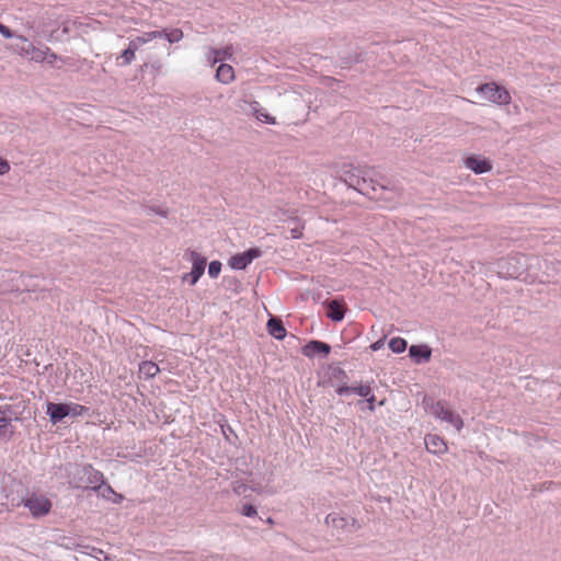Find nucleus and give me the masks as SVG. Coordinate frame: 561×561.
I'll return each instance as SVG.
<instances>
[{
  "label": "nucleus",
  "mask_w": 561,
  "mask_h": 561,
  "mask_svg": "<svg viewBox=\"0 0 561 561\" xmlns=\"http://www.w3.org/2000/svg\"><path fill=\"white\" fill-rule=\"evenodd\" d=\"M360 170L354 169L344 172V181L359 193L367 195L369 198L383 203L386 208H394L398 206L401 198V190L392 186H383L377 184L373 180H367L360 176Z\"/></svg>",
  "instance_id": "1"
},
{
  "label": "nucleus",
  "mask_w": 561,
  "mask_h": 561,
  "mask_svg": "<svg viewBox=\"0 0 561 561\" xmlns=\"http://www.w3.org/2000/svg\"><path fill=\"white\" fill-rule=\"evenodd\" d=\"M425 409L440 421L447 422L453 425L457 431L462 428L463 422L461 417L456 414L445 401H433L432 399H424Z\"/></svg>",
  "instance_id": "2"
},
{
  "label": "nucleus",
  "mask_w": 561,
  "mask_h": 561,
  "mask_svg": "<svg viewBox=\"0 0 561 561\" xmlns=\"http://www.w3.org/2000/svg\"><path fill=\"white\" fill-rule=\"evenodd\" d=\"M104 484L103 473L91 466H84L77 472L76 488L100 490Z\"/></svg>",
  "instance_id": "3"
},
{
  "label": "nucleus",
  "mask_w": 561,
  "mask_h": 561,
  "mask_svg": "<svg viewBox=\"0 0 561 561\" xmlns=\"http://www.w3.org/2000/svg\"><path fill=\"white\" fill-rule=\"evenodd\" d=\"M477 91L481 93L485 100L497 105H507L512 101L507 89L495 82L483 83L477 88Z\"/></svg>",
  "instance_id": "4"
},
{
  "label": "nucleus",
  "mask_w": 561,
  "mask_h": 561,
  "mask_svg": "<svg viewBox=\"0 0 561 561\" xmlns=\"http://www.w3.org/2000/svg\"><path fill=\"white\" fill-rule=\"evenodd\" d=\"M23 505L30 511L33 517H43L51 508L50 501L42 494L32 493L23 500Z\"/></svg>",
  "instance_id": "5"
},
{
  "label": "nucleus",
  "mask_w": 561,
  "mask_h": 561,
  "mask_svg": "<svg viewBox=\"0 0 561 561\" xmlns=\"http://www.w3.org/2000/svg\"><path fill=\"white\" fill-rule=\"evenodd\" d=\"M325 524L335 530L336 535L344 533H352L358 529V524L355 518L342 516L339 513H331L325 518Z\"/></svg>",
  "instance_id": "6"
},
{
  "label": "nucleus",
  "mask_w": 561,
  "mask_h": 561,
  "mask_svg": "<svg viewBox=\"0 0 561 561\" xmlns=\"http://www.w3.org/2000/svg\"><path fill=\"white\" fill-rule=\"evenodd\" d=\"M259 249H250L243 253H238L229 260V265L233 270H244L254 259L260 256Z\"/></svg>",
  "instance_id": "7"
},
{
  "label": "nucleus",
  "mask_w": 561,
  "mask_h": 561,
  "mask_svg": "<svg viewBox=\"0 0 561 561\" xmlns=\"http://www.w3.org/2000/svg\"><path fill=\"white\" fill-rule=\"evenodd\" d=\"M424 443L426 450L437 456H442L448 450L445 439L436 434H427L424 438Z\"/></svg>",
  "instance_id": "8"
},
{
  "label": "nucleus",
  "mask_w": 561,
  "mask_h": 561,
  "mask_svg": "<svg viewBox=\"0 0 561 561\" xmlns=\"http://www.w3.org/2000/svg\"><path fill=\"white\" fill-rule=\"evenodd\" d=\"M465 165L477 174L486 173L492 170L490 160L474 154L466 158Z\"/></svg>",
  "instance_id": "9"
},
{
  "label": "nucleus",
  "mask_w": 561,
  "mask_h": 561,
  "mask_svg": "<svg viewBox=\"0 0 561 561\" xmlns=\"http://www.w3.org/2000/svg\"><path fill=\"white\" fill-rule=\"evenodd\" d=\"M46 412L50 422L56 424L69 414L70 408L67 404L49 402Z\"/></svg>",
  "instance_id": "10"
},
{
  "label": "nucleus",
  "mask_w": 561,
  "mask_h": 561,
  "mask_svg": "<svg viewBox=\"0 0 561 561\" xmlns=\"http://www.w3.org/2000/svg\"><path fill=\"white\" fill-rule=\"evenodd\" d=\"M331 351L329 344L320 342V341H311L309 342L302 350L304 355L311 357L317 353H322L328 355Z\"/></svg>",
  "instance_id": "11"
},
{
  "label": "nucleus",
  "mask_w": 561,
  "mask_h": 561,
  "mask_svg": "<svg viewBox=\"0 0 561 561\" xmlns=\"http://www.w3.org/2000/svg\"><path fill=\"white\" fill-rule=\"evenodd\" d=\"M267 331L277 340H283L286 336V329L283 325V322L276 318H271L267 321Z\"/></svg>",
  "instance_id": "12"
},
{
  "label": "nucleus",
  "mask_w": 561,
  "mask_h": 561,
  "mask_svg": "<svg viewBox=\"0 0 561 561\" xmlns=\"http://www.w3.org/2000/svg\"><path fill=\"white\" fill-rule=\"evenodd\" d=\"M162 33L159 31H152L144 33L141 36H137L129 41V44L133 48H136L137 50L140 48V46L147 44L150 41H153L156 38H161Z\"/></svg>",
  "instance_id": "13"
},
{
  "label": "nucleus",
  "mask_w": 561,
  "mask_h": 561,
  "mask_svg": "<svg viewBox=\"0 0 561 561\" xmlns=\"http://www.w3.org/2000/svg\"><path fill=\"white\" fill-rule=\"evenodd\" d=\"M328 317L333 321H342L345 314V307L337 300H332L328 306Z\"/></svg>",
  "instance_id": "14"
},
{
  "label": "nucleus",
  "mask_w": 561,
  "mask_h": 561,
  "mask_svg": "<svg viewBox=\"0 0 561 561\" xmlns=\"http://www.w3.org/2000/svg\"><path fill=\"white\" fill-rule=\"evenodd\" d=\"M216 78L218 81L228 84L234 80V70L228 64H221L216 72Z\"/></svg>",
  "instance_id": "15"
},
{
  "label": "nucleus",
  "mask_w": 561,
  "mask_h": 561,
  "mask_svg": "<svg viewBox=\"0 0 561 561\" xmlns=\"http://www.w3.org/2000/svg\"><path fill=\"white\" fill-rule=\"evenodd\" d=\"M12 414L9 410L0 409V438L12 432Z\"/></svg>",
  "instance_id": "16"
},
{
  "label": "nucleus",
  "mask_w": 561,
  "mask_h": 561,
  "mask_svg": "<svg viewBox=\"0 0 561 561\" xmlns=\"http://www.w3.org/2000/svg\"><path fill=\"white\" fill-rule=\"evenodd\" d=\"M160 373L159 366L150 360H144L139 365V374L144 376V378L149 379L156 377Z\"/></svg>",
  "instance_id": "17"
},
{
  "label": "nucleus",
  "mask_w": 561,
  "mask_h": 561,
  "mask_svg": "<svg viewBox=\"0 0 561 561\" xmlns=\"http://www.w3.org/2000/svg\"><path fill=\"white\" fill-rule=\"evenodd\" d=\"M186 256L192 263V268H197L202 273L205 272L206 259L204 256L194 250H188Z\"/></svg>",
  "instance_id": "18"
},
{
  "label": "nucleus",
  "mask_w": 561,
  "mask_h": 561,
  "mask_svg": "<svg viewBox=\"0 0 561 561\" xmlns=\"http://www.w3.org/2000/svg\"><path fill=\"white\" fill-rule=\"evenodd\" d=\"M47 53H48V49L35 47L34 45H32V47L28 49V51L24 56V58L34 60L36 62H42V61L46 60Z\"/></svg>",
  "instance_id": "19"
},
{
  "label": "nucleus",
  "mask_w": 561,
  "mask_h": 561,
  "mask_svg": "<svg viewBox=\"0 0 561 561\" xmlns=\"http://www.w3.org/2000/svg\"><path fill=\"white\" fill-rule=\"evenodd\" d=\"M47 53H48V49L35 47L34 45H32V47L28 49V51L24 56V58L34 60L36 62H42V61L46 60Z\"/></svg>",
  "instance_id": "20"
},
{
  "label": "nucleus",
  "mask_w": 561,
  "mask_h": 561,
  "mask_svg": "<svg viewBox=\"0 0 561 561\" xmlns=\"http://www.w3.org/2000/svg\"><path fill=\"white\" fill-rule=\"evenodd\" d=\"M47 53H48V49L35 47L34 45H32V47L28 49V51L24 56V58L34 60L36 62H42V61L46 60Z\"/></svg>",
  "instance_id": "21"
},
{
  "label": "nucleus",
  "mask_w": 561,
  "mask_h": 561,
  "mask_svg": "<svg viewBox=\"0 0 561 561\" xmlns=\"http://www.w3.org/2000/svg\"><path fill=\"white\" fill-rule=\"evenodd\" d=\"M252 105H253L254 116L259 121L267 123V124H272V125L276 124V118L274 116H271L264 108H257L259 102L254 101L252 103Z\"/></svg>",
  "instance_id": "22"
},
{
  "label": "nucleus",
  "mask_w": 561,
  "mask_h": 561,
  "mask_svg": "<svg viewBox=\"0 0 561 561\" xmlns=\"http://www.w3.org/2000/svg\"><path fill=\"white\" fill-rule=\"evenodd\" d=\"M211 54L214 56L210 60H211V64L215 65L216 62H218L222 59L230 58L232 56V47L227 46L222 49H211Z\"/></svg>",
  "instance_id": "23"
},
{
  "label": "nucleus",
  "mask_w": 561,
  "mask_h": 561,
  "mask_svg": "<svg viewBox=\"0 0 561 561\" xmlns=\"http://www.w3.org/2000/svg\"><path fill=\"white\" fill-rule=\"evenodd\" d=\"M16 39H18V43L14 45V50L20 56L24 57L33 44L24 36H18Z\"/></svg>",
  "instance_id": "24"
},
{
  "label": "nucleus",
  "mask_w": 561,
  "mask_h": 561,
  "mask_svg": "<svg viewBox=\"0 0 561 561\" xmlns=\"http://www.w3.org/2000/svg\"><path fill=\"white\" fill-rule=\"evenodd\" d=\"M412 357H420L428 360L431 357V350L427 346L412 345L409 350Z\"/></svg>",
  "instance_id": "25"
},
{
  "label": "nucleus",
  "mask_w": 561,
  "mask_h": 561,
  "mask_svg": "<svg viewBox=\"0 0 561 561\" xmlns=\"http://www.w3.org/2000/svg\"><path fill=\"white\" fill-rule=\"evenodd\" d=\"M162 37L167 38L169 43H176L183 38V32L180 28L160 31Z\"/></svg>",
  "instance_id": "26"
},
{
  "label": "nucleus",
  "mask_w": 561,
  "mask_h": 561,
  "mask_svg": "<svg viewBox=\"0 0 561 561\" xmlns=\"http://www.w3.org/2000/svg\"><path fill=\"white\" fill-rule=\"evenodd\" d=\"M203 274L204 273L199 272L197 268H192L190 273L182 275V282H187L191 286H193L198 282Z\"/></svg>",
  "instance_id": "27"
},
{
  "label": "nucleus",
  "mask_w": 561,
  "mask_h": 561,
  "mask_svg": "<svg viewBox=\"0 0 561 561\" xmlns=\"http://www.w3.org/2000/svg\"><path fill=\"white\" fill-rule=\"evenodd\" d=\"M389 347L394 353H402L407 348V341L401 337H393L389 342Z\"/></svg>",
  "instance_id": "28"
},
{
  "label": "nucleus",
  "mask_w": 561,
  "mask_h": 561,
  "mask_svg": "<svg viewBox=\"0 0 561 561\" xmlns=\"http://www.w3.org/2000/svg\"><path fill=\"white\" fill-rule=\"evenodd\" d=\"M101 495L106 499H111V496H114L113 502L119 503L123 500V496L121 494H117L111 485L106 484L104 488H101Z\"/></svg>",
  "instance_id": "29"
},
{
  "label": "nucleus",
  "mask_w": 561,
  "mask_h": 561,
  "mask_svg": "<svg viewBox=\"0 0 561 561\" xmlns=\"http://www.w3.org/2000/svg\"><path fill=\"white\" fill-rule=\"evenodd\" d=\"M136 51L137 49L136 48H133L130 46V44H128V47L127 49H125L122 55H121V58L123 59V64L124 65H129L136 57Z\"/></svg>",
  "instance_id": "30"
},
{
  "label": "nucleus",
  "mask_w": 561,
  "mask_h": 561,
  "mask_svg": "<svg viewBox=\"0 0 561 561\" xmlns=\"http://www.w3.org/2000/svg\"><path fill=\"white\" fill-rule=\"evenodd\" d=\"M373 391L371 387L369 385H359V386H353L352 392L360 396V397H369L370 392Z\"/></svg>",
  "instance_id": "31"
},
{
  "label": "nucleus",
  "mask_w": 561,
  "mask_h": 561,
  "mask_svg": "<svg viewBox=\"0 0 561 561\" xmlns=\"http://www.w3.org/2000/svg\"><path fill=\"white\" fill-rule=\"evenodd\" d=\"M221 272V263L219 261H211L208 266V274L211 278L218 277Z\"/></svg>",
  "instance_id": "32"
},
{
  "label": "nucleus",
  "mask_w": 561,
  "mask_h": 561,
  "mask_svg": "<svg viewBox=\"0 0 561 561\" xmlns=\"http://www.w3.org/2000/svg\"><path fill=\"white\" fill-rule=\"evenodd\" d=\"M241 513L244 516L253 517V516H255L257 514V511H256V508L253 505L247 504V505H243V507L241 510Z\"/></svg>",
  "instance_id": "33"
},
{
  "label": "nucleus",
  "mask_w": 561,
  "mask_h": 561,
  "mask_svg": "<svg viewBox=\"0 0 561 561\" xmlns=\"http://www.w3.org/2000/svg\"><path fill=\"white\" fill-rule=\"evenodd\" d=\"M304 225H298L290 230V236L293 239H300L304 236Z\"/></svg>",
  "instance_id": "34"
},
{
  "label": "nucleus",
  "mask_w": 561,
  "mask_h": 561,
  "mask_svg": "<svg viewBox=\"0 0 561 561\" xmlns=\"http://www.w3.org/2000/svg\"><path fill=\"white\" fill-rule=\"evenodd\" d=\"M11 167L8 160L0 157V175L9 173Z\"/></svg>",
  "instance_id": "35"
},
{
  "label": "nucleus",
  "mask_w": 561,
  "mask_h": 561,
  "mask_svg": "<svg viewBox=\"0 0 561 561\" xmlns=\"http://www.w3.org/2000/svg\"><path fill=\"white\" fill-rule=\"evenodd\" d=\"M0 34L5 37V38H11L13 37V34L12 32L10 31L9 27H7L5 25L1 24L0 23Z\"/></svg>",
  "instance_id": "36"
},
{
  "label": "nucleus",
  "mask_w": 561,
  "mask_h": 561,
  "mask_svg": "<svg viewBox=\"0 0 561 561\" xmlns=\"http://www.w3.org/2000/svg\"><path fill=\"white\" fill-rule=\"evenodd\" d=\"M366 399H367L369 411H374L375 410L376 397L374 396L373 391L370 392L369 397H366Z\"/></svg>",
  "instance_id": "37"
},
{
  "label": "nucleus",
  "mask_w": 561,
  "mask_h": 561,
  "mask_svg": "<svg viewBox=\"0 0 561 561\" xmlns=\"http://www.w3.org/2000/svg\"><path fill=\"white\" fill-rule=\"evenodd\" d=\"M352 392V387H347V386H341L336 389V393L340 394V396H343V394H346V393H350Z\"/></svg>",
  "instance_id": "38"
},
{
  "label": "nucleus",
  "mask_w": 561,
  "mask_h": 561,
  "mask_svg": "<svg viewBox=\"0 0 561 561\" xmlns=\"http://www.w3.org/2000/svg\"><path fill=\"white\" fill-rule=\"evenodd\" d=\"M82 411H83V407L82 405L72 404V416L81 414Z\"/></svg>",
  "instance_id": "39"
},
{
  "label": "nucleus",
  "mask_w": 561,
  "mask_h": 561,
  "mask_svg": "<svg viewBox=\"0 0 561 561\" xmlns=\"http://www.w3.org/2000/svg\"><path fill=\"white\" fill-rule=\"evenodd\" d=\"M267 523L272 525L274 522H273V519H272V518H268V519H267Z\"/></svg>",
  "instance_id": "40"
}]
</instances>
